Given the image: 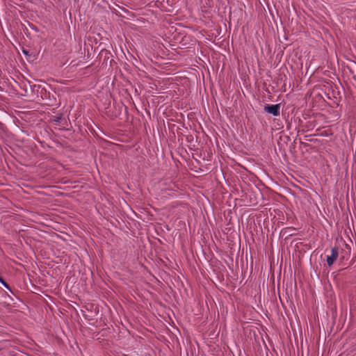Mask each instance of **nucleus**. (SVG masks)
<instances>
[{"label":"nucleus","instance_id":"nucleus-1","mask_svg":"<svg viewBox=\"0 0 356 356\" xmlns=\"http://www.w3.org/2000/svg\"><path fill=\"white\" fill-rule=\"evenodd\" d=\"M264 111L274 116H279L280 114V105L279 104L264 106Z\"/></svg>","mask_w":356,"mask_h":356},{"label":"nucleus","instance_id":"nucleus-2","mask_svg":"<svg viewBox=\"0 0 356 356\" xmlns=\"http://www.w3.org/2000/svg\"><path fill=\"white\" fill-rule=\"evenodd\" d=\"M339 255V251L337 248H332L331 249V254L327 255L326 261L329 266H332L336 261Z\"/></svg>","mask_w":356,"mask_h":356},{"label":"nucleus","instance_id":"nucleus-3","mask_svg":"<svg viewBox=\"0 0 356 356\" xmlns=\"http://www.w3.org/2000/svg\"><path fill=\"white\" fill-rule=\"evenodd\" d=\"M0 283L2 284L7 289H10L9 285L4 281V280L0 277Z\"/></svg>","mask_w":356,"mask_h":356},{"label":"nucleus","instance_id":"nucleus-4","mask_svg":"<svg viewBox=\"0 0 356 356\" xmlns=\"http://www.w3.org/2000/svg\"><path fill=\"white\" fill-rule=\"evenodd\" d=\"M23 52H24V54H27V53H26V51H25L24 50H23Z\"/></svg>","mask_w":356,"mask_h":356}]
</instances>
